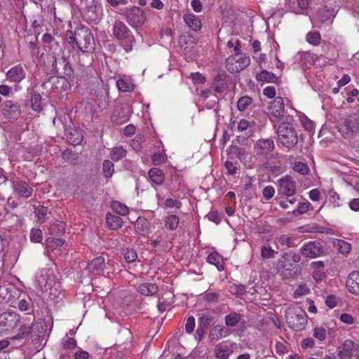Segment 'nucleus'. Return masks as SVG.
Returning a JSON list of instances; mask_svg holds the SVG:
<instances>
[{"label":"nucleus","mask_w":359,"mask_h":359,"mask_svg":"<svg viewBox=\"0 0 359 359\" xmlns=\"http://www.w3.org/2000/svg\"><path fill=\"white\" fill-rule=\"evenodd\" d=\"M300 253L305 257L314 259L325 255V250L319 242L309 241L300 249Z\"/></svg>","instance_id":"nucleus-10"},{"label":"nucleus","mask_w":359,"mask_h":359,"mask_svg":"<svg viewBox=\"0 0 359 359\" xmlns=\"http://www.w3.org/2000/svg\"><path fill=\"white\" fill-rule=\"evenodd\" d=\"M104 259L103 257L99 256L88 263L85 269L88 270L90 275L94 276L100 274L104 271Z\"/></svg>","instance_id":"nucleus-16"},{"label":"nucleus","mask_w":359,"mask_h":359,"mask_svg":"<svg viewBox=\"0 0 359 359\" xmlns=\"http://www.w3.org/2000/svg\"><path fill=\"white\" fill-rule=\"evenodd\" d=\"M267 114L271 121H280L284 116L285 104L282 97H277L267 107Z\"/></svg>","instance_id":"nucleus-7"},{"label":"nucleus","mask_w":359,"mask_h":359,"mask_svg":"<svg viewBox=\"0 0 359 359\" xmlns=\"http://www.w3.org/2000/svg\"><path fill=\"white\" fill-rule=\"evenodd\" d=\"M111 208L115 212L121 215H126L129 212L128 208L119 201H114Z\"/></svg>","instance_id":"nucleus-40"},{"label":"nucleus","mask_w":359,"mask_h":359,"mask_svg":"<svg viewBox=\"0 0 359 359\" xmlns=\"http://www.w3.org/2000/svg\"><path fill=\"white\" fill-rule=\"evenodd\" d=\"M256 153L259 156H266L274 149V142L272 139H259L255 145Z\"/></svg>","instance_id":"nucleus-15"},{"label":"nucleus","mask_w":359,"mask_h":359,"mask_svg":"<svg viewBox=\"0 0 359 359\" xmlns=\"http://www.w3.org/2000/svg\"><path fill=\"white\" fill-rule=\"evenodd\" d=\"M275 194V189L271 186H266L263 189V196L266 200L271 199Z\"/></svg>","instance_id":"nucleus-56"},{"label":"nucleus","mask_w":359,"mask_h":359,"mask_svg":"<svg viewBox=\"0 0 359 359\" xmlns=\"http://www.w3.org/2000/svg\"><path fill=\"white\" fill-rule=\"evenodd\" d=\"M278 243L281 245H285L287 248H294L298 245V238L294 236H288L287 235L283 234L276 238Z\"/></svg>","instance_id":"nucleus-28"},{"label":"nucleus","mask_w":359,"mask_h":359,"mask_svg":"<svg viewBox=\"0 0 359 359\" xmlns=\"http://www.w3.org/2000/svg\"><path fill=\"white\" fill-rule=\"evenodd\" d=\"M152 161L154 165H161L165 161V156L161 153H156L152 156Z\"/></svg>","instance_id":"nucleus-59"},{"label":"nucleus","mask_w":359,"mask_h":359,"mask_svg":"<svg viewBox=\"0 0 359 359\" xmlns=\"http://www.w3.org/2000/svg\"><path fill=\"white\" fill-rule=\"evenodd\" d=\"M126 18L128 24L133 27H141L144 23L146 15L142 8L133 6L126 10Z\"/></svg>","instance_id":"nucleus-8"},{"label":"nucleus","mask_w":359,"mask_h":359,"mask_svg":"<svg viewBox=\"0 0 359 359\" xmlns=\"http://www.w3.org/2000/svg\"><path fill=\"white\" fill-rule=\"evenodd\" d=\"M148 174L151 180L157 185L162 184L165 181V175L159 168H152Z\"/></svg>","instance_id":"nucleus-26"},{"label":"nucleus","mask_w":359,"mask_h":359,"mask_svg":"<svg viewBox=\"0 0 359 359\" xmlns=\"http://www.w3.org/2000/svg\"><path fill=\"white\" fill-rule=\"evenodd\" d=\"M124 258L128 263L135 262L137 258L136 251L133 249H127L124 253Z\"/></svg>","instance_id":"nucleus-50"},{"label":"nucleus","mask_w":359,"mask_h":359,"mask_svg":"<svg viewBox=\"0 0 359 359\" xmlns=\"http://www.w3.org/2000/svg\"><path fill=\"white\" fill-rule=\"evenodd\" d=\"M2 113L7 118L17 119L21 114L20 107L13 100H7L4 103Z\"/></svg>","instance_id":"nucleus-14"},{"label":"nucleus","mask_w":359,"mask_h":359,"mask_svg":"<svg viewBox=\"0 0 359 359\" xmlns=\"http://www.w3.org/2000/svg\"><path fill=\"white\" fill-rule=\"evenodd\" d=\"M289 253H285L278 260L277 268L281 276L291 275L292 270L294 268L295 264L288 258Z\"/></svg>","instance_id":"nucleus-17"},{"label":"nucleus","mask_w":359,"mask_h":359,"mask_svg":"<svg viewBox=\"0 0 359 359\" xmlns=\"http://www.w3.org/2000/svg\"><path fill=\"white\" fill-rule=\"evenodd\" d=\"M326 330L323 327H316L313 330V336L320 341L326 339Z\"/></svg>","instance_id":"nucleus-45"},{"label":"nucleus","mask_w":359,"mask_h":359,"mask_svg":"<svg viewBox=\"0 0 359 359\" xmlns=\"http://www.w3.org/2000/svg\"><path fill=\"white\" fill-rule=\"evenodd\" d=\"M350 292L359 295V271L351 272L346 283Z\"/></svg>","instance_id":"nucleus-19"},{"label":"nucleus","mask_w":359,"mask_h":359,"mask_svg":"<svg viewBox=\"0 0 359 359\" xmlns=\"http://www.w3.org/2000/svg\"><path fill=\"white\" fill-rule=\"evenodd\" d=\"M30 240L34 243L42 241V231L39 229H32L30 233Z\"/></svg>","instance_id":"nucleus-49"},{"label":"nucleus","mask_w":359,"mask_h":359,"mask_svg":"<svg viewBox=\"0 0 359 359\" xmlns=\"http://www.w3.org/2000/svg\"><path fill=\"white\" fill-rule=\"evenodd\" d=\"M242 316L236 312L231 313L225 317V324L229 327H235L241 320Z\"/></svg>","instance_id":"nucleus-35"},{"label":"nucleus","mask_w":359,"mask_h":359,"mask_svg":"<svg viewBox=\"0 0 359 359\" xmlns=\"http://www.w3.org/2000/svg\"><path fill=\"white\" fill-rule=\"evenodd\" d=\"M114 163L109 160H105L102 164V172L106 178H109L114 172Z\"/></svg>","instance_id":"nucleus-38"},{"label":"nucleus","mask_w":359,"mask_h":359,"mask_svg":"<svg viewBox=\"0 0 359 359\" xmlns=\"http://www.w3.org/2000/svg\"><path fill=\"white\" fill-rule=\"evenodd\" d=\"M66 136L69 142L73 145L79 144L83 138V133L81 130L72 128L66 130Z\"/></svg>","instance_id":"nucleus-22"},{"label":"nucleus","mask_w":359,"mask_h":359,"mask_svg":"<svg viewBox=\"0 0 359 359\" xmlns=\"http://www.w3.org/2000/svg\"><path fill=\"white\" fill-rule=\"evenodd\" d=\"M252 100L250 97L243 96L241 97L237 103V107L239 111H244L251 104Z\"/></svg>","instance_id":"nucleus-43"},{"label":"nucleus","mask_w":359,"mask_h":359,"mask_svg":"<svg viewBox=\"0 0 359 359\" xmlns=\"http://www.w3.org/2000/svg\"><path fill=\"white\" fill-rule=\"evenodd\" d=\"M278 194L287 197L292 196L296 194V182L290 175H286L278 180Z\"/></svg>","instance_id":"nucleus-11"},{"label":"nucleus","mask_w":359,"mask_h":359,"mask_svg":"<svg viewBox=\"0 0 359 359\" xmlns=\"http://www.w3.org/2000/svg\"><path fill=\"white\" fill-rule=\"evenodd\" d=\"M135 229L140 235H145L149 231V222L144 218L139 217L135 223Z\"/></svg>","instance_id":"nucleus-30"},{"label":"nucleus","mask_w":359,"mask_h":359,"mask_svg":"<svg viewBox=\"0 0 359 359\" xmlns=\"http://www.w3.org/2000/svg\"><path fill=\"white\" fill-rule=\"evenodd\" d=\"M138 291L141 294L145 296H153L158 291V286L156 284L147 283L139 285Z\"/></svg>","instance_id":"nucleus-25"},{"label":"nucleus","mask_w":359,"mask_h":359,"mask_svg":"<svg viewBox=\"0 0 359 359\" xmlns=\"http://www.w3.org/2000/svg\"><path fill=\"white\" fill-rule=\"evenodd\" d=\"M359 351V345L351 339H346L338 347L337 356L339 359H351L354 352Z\"/></svg>","instance_id":"nucleus-12"},{"label":"nucleus","mask_w":359,"mask_h":359,"mask_svg":"<svg viewBox=\"0 0 359 359\" xmlns=\"http://www.w3.org/2000/svg\"><path fill=\"white\" fill-rule=\"evenodd\" d=\"M40 324L35 322V318L26 317L20 323L16 334L11 337L12 341L25 340L35 343L41 337L42 332L39 331Z\"/></svg>","instance_id":"nucleus-2"},{"label":"nucleus","mask_w":359,"mask_h":359,"mask_svg":"<svg viewBox=\"0 0 359 359\" xmlns=\"http://www.w3.org/2000/svg\"><path fill=\"white\" fill-rule=\"evenodd\" d=\"M274 250L269 245H264L262 248L261 256L263 259H269L273 257Z\"/></svg>","instance_id":"nucleus-52"},{"label":"nucleus","mask_w":359,"mask_h":359,"mask_svg":"<svg viewBox=\"0 0 359 359\" xmlns=\"http://www.w3.org/2000/svg\"><path fill=\"white\" fill-rule=\"evenodd\" d=\"M256 79L261 82L275 83L278 80V78L272 72L262 70L259 74H257Z\"/></svg>","instance_id":"nucleus-32"},{"label":"nucleus","mask_w":359,"mask_h":359,"mask_svg":"<svg viewBox=\"0 0 359 359\" xmlns=\"http://www.w3.org/2000/svg\"><path fill=\"white\" fill-rule=\"evenodd\" d=\"M190 76L194 83H203L205 82V78L199 72L191 73Z\"/></svg>","instance_id":"nucleus-58"},{"label":"nucleus","mask_w":359,"mask_h":359,"mask_svg":"<svg viewBox=\"0 0 359 359\" xmlns=\"http://www.w3.org/2000/svg\"><path fill=\"white\" fill-rule=\"evenodd\" d=\"M225 76L222 74L217 75L214 79L215 90L218 93H222L226 89V84L224 83Z\"/></svg>","instance_id":"nucleus-36"},{"label":"nucleus","mask_w":359,"mask_h":359,"mask_svg":"<svg viewBox=\"0 0 359 359\" xmlns=\"http://www.w3.org/2000/svg\"><path fill=\"white\" fill-rule=\"evenodd\" d=\"M207 262L215 265L218 271H223L224 269L222 257L216 251L212 252L207 257Z\"/></svg>","instance_id":"nucleus-24"},{"label":"nucleus","mask_w":359,"mask_h":359,"mask_svg":"<svg viewBox=\"0 0 359 359\" xmlns=\"http://www.w3.org/2000/svg\"><path fill=\"white\" fill-rule=\"evenodd\" d=\"M287 325L294 331H302L308 323V316L304 310L299 306L289 308L285 313Z\"/></svg>","instance_id":"nucleus-4"},{"label":"nucleus","mask_w":359,"mask_h":359,"mask_svg":"<svg viewBox=\"0 0 359 359\" xmlns=\"http://www.w3.org/2000/svg\"><path fill=\"white\" fill-rule=\"evenodd\" d=\"M4 222L8 228H14L21 225V220L18 215L7 212L4 217Z\"/></svg>","instance_id":"nucleus-31"},{"label":"nucleus","mask_w":359,"mask_h":359,"mask_svg":"<svg viewBox=\"0 0 359 359\" xmlns=\"http://www.w3.org/2000/svg\"><path fill=\"white\" fill-rule=\"evenodd\" d=\"M314 344V340L311 337H307L306 339H304L301 342V346L305 349L313 347Z\"/></svg>","instance_id":"nucleus-63"},{"label":"nucleus","mask_w":359,"mask_h":359,"mask_svg":"<svg viewBox=\"0 0 359 359\" xmlns=\"http://www.w3.org/2000/svg\"><path fill=\"white\" fill-rule=\"evenodd\" d=\"M76 341L74 338H67L62 341V347L65 350H73L76 347Z\"/></svg>","instance_id":"nucleus-51"},{"label":"nucleus","mask_w":359,"mask_h":359,"mask_svg":"<svg viewBox=\"0 0 359 359\" xmlns=\"http://www.w3.org/2000/svg\"><path fill=\"white\" fill-rule=\"evenodd\" d=\"M203 297L207 302L216 303L218 302L220 295L218 292H205L203 294Z\"/></svg>","instance_id":"nucleus-48"},{"label":"nucleus","mask_w":359,"mask_h":359,"mask_svg":"<svg viewBox=\"0 0 359 359\" xmlns=\"http://www.w3.org/2000/svg\"><path fill=\"white\" fill-rule=\"evenodd\" d=\"M321 36L319 32L311 31L306 34V41L309 43L313 46H318L320 43Z\"/></svg>","instance_id":"nucleus-39"},{"label":"nucleus","mask_w":359,"mask_h":359,"mask_svg":"<svg viewBox=\"0 0 359 359\" xmlns=\"http://www.w3.org/2000/svg\"><path fill=\"white\" fill-rule=\"evenodd\" d=\"M165 226L170 231L175 230L180 223L179 217L175 215H170L165 217Z\"/></svg>","instance_id":"nucleus-33"},{"label":"nucleus","mask_w":359,"mask_h":359,"mask_svg":"<svg viewBox=\"0 0 359 359\" xmlns=\"http://www.w3.org/2000/svg\"><path fill=\"white\" fill-rule=\"evenodd\" d=\"M186 25L194 32L199 31L201 29V19L192 13H187L183 16Z\"/></svg>","instance_id":"nucleus-21"},{"label":"nucleus","mask_w":359,"mask_h":359,"mask_svg":"<svg viewBox=\"0 0 359 359\" xmlns=\"http://www.w3.org/2000/svg\"><path fill=\"white\" fill-rule=\"evenodd\" d=\"M337 245L339 247V250L342 254H348L351 251V245L344 241H339Z\"/></svg>","instance_id":"nucleus-54"},{"label":"nucleus","mask_w":359,"mask_h":359,"mask_svg":"<svg viewBox=\"0 0 359 359\" xmlns=\"http://www.w3.org/2000/svg\"><path fill=\"white\" fill-rule=\"evenodd\" d=\"M113 34L118 40H125L123 44V48L126 52L132 50L133 46L135 42L130 31L128 27L121 21L116 20L113 25Z\"/></svg>","instance_id":"nucleus-5"},{"label":"nucleus","mask_w":359,"mask_h":359,"mask_svg":"<svg viewBox=\"0 0 359 359\" xmlns=\"http://www.w3.org/2000/svg\"><path fill=\"white\" fill-rule=\"evenodd\" d=\"M339 319L341 322L347 325H351L354 323V319L352 316L346 313H342Z\"/></svg>","instance_id":"nucleus-60"},{"label":"nucleus","mask_w":359,"mask_h":359,"mask_svg":"<svg viewBox=\"0 0 359 359\" xmlns=\"http://www.w3.org/2000/svg\"><path fill=\"white\" fill-rule=\"evenodd\" d=\"M276 133L278 142L287 149L294 148L298 143L297 131L289 121H283L278 126Z\"/></svg>","instance_id":"nucleus-3"},{"label":"nucleus","mask_w":359,"mask_h":359,"mask_svg":"<svg viewBox=\"0 0 359 359\" xmlns=\"http://www.w3.org/2000/svg\"><path fill=\"white\" fill-rule=\"evenodd\" d=\"M74 39L78 48L83 52V56L88 58V61L82 66H89L92 63V52L95 49V40L91 31L84 26L78 27L74 29Z\"/></svg>","instance_id":"nucleus-1"},{"label":"nucleus","mask_w":359,"mask_h":359,"mask_svg":"<svg viewBox=\"0 0 359 359\" xmlns=\"http://www.w3.org/2000/svg\"><path fill=\"white\" fill-rule=\"evenodd\" d=\"M90 355L89 353L83 350L78 351L75 353L74 358L75 359H89Z\"/></svg>","instance_id":"nucleus-64"},{"label":"nucleus","mask_w":359,"mask_h":359,"mask_svg":"<svg viewBox=\"0 0 359 359\" xmlns=\"http://www.w3.org/2000/svg\"><path fill=\"white\" fill-rule=\"evenodd\" d=\"M292 168L295 172L303 175H307L310 171L308 165L302 162H295Z\"/></svg>","instance_id":"nucleus-42"},{"label":"nucleus","mask_w":359,"mask_h":359,"mask_svg":"<svg viewBox=\"0 0 359 359\" xmlns=\"http://www.w3.org/2000/svg\"><path fill=\"white\" fill-rule=\"evenodd\" d=\"M230 333L228 328L222 325H217L212 327L210 332V337L212 340H218L223 337H227Z\"/></svg>","instance_id":"nucleus-23"},{"label":"nucleus","mask_w":359,"mask_h":359,"mask_svg":"<svg viewBox=\"0 0 359 359\" xmlns=\"http://www.w3.org/2000/svg\"><path fill=\"white\" fill-rule=\"evenodd\" d=\"M31 99V107L34 111H40L41 107V95L34 88L31 89L29 92Z\"/></svg>","instance_id":"nucleus-27"},{"label":"nucleus","mask_w":359,"mask_h":359,"mask_svg":"<svg viewBox=\"0 0 359 359\" xmlns=\"http://www.w3.org/2000/svg\"><path fill=\"white\" fill-rule=\"evenodd\" d=\"M195 328V319L193 316H189L187 318L186 325H185V330L187 333H191L193 332Z\"/></svg>","instance_id":"nucleus-57"},{"label":"nucleus","mask_w":359,"mask_h":359,"mask_svg":"<svg viewBox=\"0 0 359 359\" xmlns=\"http://www.w3.org/2000/svg\"><path fill=\"white\" fill-rule=\"evenodd\" d=\"M212 321V317L209 315L203 314L199 318H198V325L208 329Z\"/></svg>","instance_id":"nucleus-47"},{"label":"nucleus","mask_w":359,"mask_h":359,"mask_svg":"<svg viewBox=\"0 0 359 359\" xmlns=\"http://www.w3.org/2000/svg\"><path fill=\"white\" fill-rule=\"evenodd\" d=\"M53 67L58 76L72 81L74 79V70L65 55L53 56Z\"/></svg>","instance_id":"nucleus-6"},{"label":"nucleus","mask_w":359,"mask_h":359,"mask_svg":"<svg viewBox=\"0 0 359 359\" xmlns=\"http://www.w3.org/2000/svg\"><path fill=\"white\" fill-rule=\"evenodd\" d=\"M119 90L122 92H130L134 89L133 84L128 80L120 79L116 82Z\"/></svg>","instance_id":"nucleus-37"},{"label":"nucleus","mask_w":359,"mask_h":359,"mask_svg":"<svg viewBox=\"0 0 359 359\" xmlns=\"http://www.w3.org/2000/svg\"><path fill=\"white\" fill-rule=\"evenodd\" d=\"M310 205L311 203L308 201L299 203L297 209L292 211V215L295 217H297L300 215L306 213L309 210Z\"/></svg>","instance_id":"nucleus-44"},{"label":"nucleus","mask_w":359,"mask_h":359,"mask_svg":"<svg viewBox=\"0 0 359 359\" xmlns=\"http://www.w3.org/2000/svg\"><path fill=\"white\" fill-rule=\"evenodd\" d=\"M43 41L46 43H53L57 47L59 51L60 52L62 50V47L59 45V42L56 41L55 39L50 34H45L43 36Z\"/></svg>","instance_id":"nucleus-55"},{"label":"nucleus","mask_w":359,"mask_h":359,"mask_svg":"<svg viewBox=\"0 0 359 359\" xmlns=\"http://www.w3.org/2000/svg\"><path fill=\"white\" fill-rule=\"evenodd\" d=\"M62 158L67 163L75 165L78 159L77 154L73 153L69 150H65L62 154Z\"/></svg>","instance_id":"nucleus-41"},{"label":"nucleus","mask_w":359,"mask_h":359,"mask_svg":"<svg viewBox=\"0 0 359 359\" xmlns=\"http://www.w3.org/2000/svg\"><path fill=\"white\" fill-rule=\"evenodd\" d=\"M48 208L44 206H38L36 208L35 213L39 221L43 222L45 221V217L47 214Z\"/></svg>","instance_id":"nucleus-53"},{"label":"nucleus","mask_w":359,"mask_h":359,"mask_svg":"<svg viewBox=\"0 0 359 359\" xmlns=\"http://www.w3.org/2000/svg\"><path fill=\"white\" fill-rule=\"evenodd\" d=\"M207 217L210 221L214 222L216 224H219L221 222L220 215L217 211L210 212Z\"/></svg>","instance_id":"nucleus-62"},{"label":"nucleus","mask_w":359,"mask_h":359,"mask_svg":"<svg viewBox=\"0 0 359 359\" xmlns=\"http://www.w3.org/2000/svg\"><path fill=\"white\" fill-rule=\"evenodd\" d=\"M339 131L346 136H352L359 133V114H353L345 118Z\"/></svg>","instance_id":"nucleus-9"},{"label":"nucleus","mask_w":359,"mask_h":359,"mask_svg":"<svg viewBox=\"0 0 359 359\" xmlns=\"http://www.w3.org/2000/svg\"><path fill=\"white\" fill-rule=\"evenodd\" d=\"M180 48L185 53H191L194 47V43L192 41L189 43V44H187V42L186 41V37H181L180 39Z\"/></svg>","instance_id":"nucleus-46"},{"label":"nucleus","mask_w":359,"mask_h":359,"mask_svg":"<svg viewBox=\"0 0 359 359\" xmlns=\"http://www.w3.org/2000/svg\"><path fill=\"white\" fill-rule=\"evenodd\" d=\"M13 193L18 198H27L33 192V189L25 181L17 180L13 182Z\"/></svg>","instance_id":"nucleus-13"},{"label":"nucleus","mask_w":359,"mask_h":359,"mask_svg":"<svg viewBox=\"0 0 359 359\" xmlns=\"http://www.w3.org/2000/svg\"><path fill=\"white\" fill-rule=\"evenodd\" d=\"M233 352V345L220 343L215 346L214 355L218 359H228Z\"/></svg>","instance_id":"nucleus-20"},{"label":"nucleus","mask_w":359,"mask_h":359,"mask_svg":"<svg viewBox=\"0 0 359 359\" xmlns=\"http://www.w3.org/2000/svg\"><path fill=\"white\" fill-rule=\"evenodd\" d=\"M126 153V150L123 147H116L111 149L110 158L114 161H118L123 158Z\"/></svg>","instance_id":"nucleus-34"},{"label":"nucleus","mask_w":359,"mask_h":359,"mask_svg":"<svg viewBox=\"0 0 359 359\" xmlns=\"http://www.w3.org/2000/svg\"><path fill=\"white\" fill-rule=\"evenodd\" d=\"M106 222L108 226L114 230L120 229L123 224V220L121 217L107 213L106 215Z\"/></svg>","instance_id":"nucleus-29"},{"label":"nucleus","mask_w":359,"mask_h":359,"mask_svg":"<svg viewBox=\"0 0 359 359\" xmlns=\"http://www.w3.org/2000/svg\"><path fill=\"white\" fill-rule=\"evenodd\" d=\"M30 299L29 301L25 299H20L18 302V309L22 311H28L30 306Z\"/></svg>","instance_id":"nucleus-61"},{"label":"nucleus","mask_w":359,"mask_h":359,"mask_svg":"<svg viewBox=\"0 0 359 359\" xmlns=\"http://www.w3.org/2000/svg\"><path fill=\"white\" fill-rule=\"evenodd\" d=\"M25 76V72L23 67L20 65H16L11 68L6 73V79L14 83L20 82Z\"/></svg>","instance_id":"nucleus-18"}]
</instances>
